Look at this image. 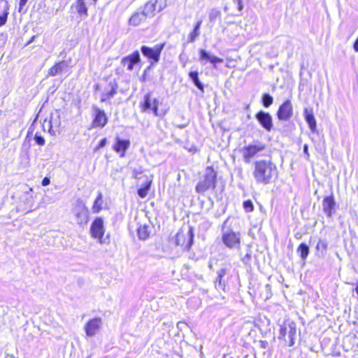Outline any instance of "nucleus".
I'll return each instance as SVG.
<instances>
[{
	"mask_svg": "<svg viewBox=\"0 0 358 358\" xmlns=\"http://www.w3.org/2000/svg\"><path fill=\"white\" fill-rule=\"evenodd\" d=\"M252 175L257 184L268 185L278 178V168L271 159L256 160Z\"/></svg>",
	"mask_w": 358,
	"mask_h": 358,
	"instance_id": "nucleus-1",
	"label": "nucleus"
},
{
	"mask_svg": "<svg viewBox=\"0 0 358 358\" xmlns=\"http://www.w3.org/2000/svg\"><path fill=\"white\" fill-rule=\"evenodd\" d=\"M229 218H227L222 225V241L228 248L238 249L241 245V234L234 231L229 227Z\"/></svg>",
	"mask_w": 358,
	"mask_h": 358,
	"instance_id": "nucleus-2",
	"label": "nucleus"
},
{
	"mask_svg": "<svg viewBox=\"0 0 358 358\" xmlns=\"http://www.w3.org/2000/svg\"><path fill=\"white\" fill-rule=\"evenodd\" d=\"M296 336V324L294 322L289 320L285 321L280 326L278 338L279 340H283L287 346L292 347L295 344Z\"/></svg>",
	"mask_w": 358,
	"mask_h": 358,
	"instance_id": "nucleus-3",
	"label": "nucleus"
},
{
	"mask_svg": "<svg viewBox=\"0 0 358 358\" xmlns=\"http://www.w3.org/2000/svg\"><path fill=\"white\" fill-rule=\"evenodd\" d=\"M217 182V172L210 166L206 168L205 174L197 183L195 189L199 194H203L209 189H214Z\"/></svg>",
	"mask_w": 358,
	"mask_h": 358,
	"instance_id": "nucleus-4",
	"label": "nucleus"
},
{
	"mask_svg": "<svg viewBox=\"0 0 358 358\" xmlns=\"http://www.w3.org/2000/svg\"><path fill=\"white\" fill-rule=\"evenodd\" d=\"M165 43L156 44L154 47L150 48L146 45H142L141 51L144 57L148 58L151 65L159 62L162 51L164 48Z\"/></svg>",
	"mask_w": 358,
	"mask_h": 358,
	"instance_id": "nucleus-5",
	"label": "nucleus"
},
{
	"mask_svg": "<svg viewBox=\"0 0 358 358\" xmlns=\"http://www.w3.org/2000/svg\"><path fill=\"white\" fill-rule=\"evenodd\" d=\"M194 237V228L189 226L187 233H184L183 231L177 233L176 243L178 245H181L185 250H189L193 244Z\"/></svg>",
	"mask_w": 358,
	"mask_h": 358,
	"instance_id": "nucleus-6",
	"label": "nucleus"
},
{
	"mask_svg": "<svg viewBox=\"0 0 358 358\" xmlns=\"http://www.w3.org/2000/svg\"><path fill=\"white\" fill-rule=\"evenodd\" d=\"M166 6V3L163 0H150L144 6L143 12L147 17H153L156 12H160Z\"/></svg>",
	"mask_w": 358,
	"mask_h": 358,
	"instance_id": "nucleus-7",
	"label": "nucleus"
},
{
	"mask_svg": "<svg viewBox=\"0 0 358 358\" xmlns=\"http://www.w3.org/2000/svg\"><path fill=\"white\" fill-rule=\"evenodd\" d=\"M141 111L150 113L152 111L155 116H158L159 100L155 98L151 99V93L148 92L144 95L143 100L141 103Z\"/></svg>",
	"mask_w": 358,
	"mask_h": 358,
	"instance_id": "nucleus-8",
	"label": "nucleus"
},
{
	"mask_svg": "<svg viewBox=\"0 0 358 358\" xmlns=\"http://www.w3.org/2000/svg\"><path fill=\"white\" fill-rule=\"evenodd\" d=\"M265 145L258 142L257 144H250L243 148L242 154L243 161L245 163H250L252 158H253L258 152L263 151L265 149Z\"/></svg>",
	"mask_w": 358,
	"mask_h": 358,
	"instance_id": "nucleus-9",
	"label": "nucleus"
},
{
	"mask_svg": "<svg viewBox=\"0 0 358 358\" xmlns=\"http://www.w3.org/2000/svg\"><path fill=\"white\" fill-rule=\"evenodd\" d=\"M73 213L76 217V222L78 224H86L89 219V211L85 203L79 201L76 205Z\"/></svg>",
	"mask_w": 358,
	"mask_h": 358,
	"instance_id": "nucleus-10",
	"label": "nucleus"
},
{
	"mask_svg": "<svg viewBox=\"0 0 358 358\" xmlns=\"http://www.w3.org/2000/svg\"><path fill=\"white\" fill-rule=\"evenodd\" d=\"M229 273L230 268L227 266L222 267L217 271V277L214 282L215 287L217 290H225L227 279L230 275Z\"/></svg>",
	"mask_w": 358,
	"mask_h": 358,
	"instance_id": "nucleus-11",
	"label": "nucleus"
},
{
	"mask_svg": "<svg viewBox=\"0 0 358 358\" xmlns=\"http://www.w3.org/2000/svg\"><path fill=\"white\" fill-rule=\"evenodd\" d=\"M276 115L280 121H287L292 117L293 107L289 99H287L279 106Z\"/></svg>",
	"mask_w": 358,
	"mask_h": 358,
	"instance_id": "nucleus-12",
	"label": "nucleus"
},
{
	"mask_svg": "<svg viewBox=\"0 0 358 358\" xmlns=\"http://www.w3.org/2000/svg\"><path fill=\"white\" fill-rule=\"evenodd\" d=\"M90 233L93 238H99L101 243H106L102 241L104 234L103 220L101 217H98L94 219L90 227Z\"/></svg>",
	"mask_w": 358,
	"mask_h": 358,
	"instance_id": "nucleus-13",
	"label": "nucleus"
},
{
	"mask_svg": "<svg viewBox=\"0 0 358 358\" xmlns=\"http://www.w3.org/2000/svg\"><path fill=\"white\" fill-rule=\"evenodd\" d=\"M255 118L266 131L272 130L273 127V118L269 113L259 110L255 114Z\"/></svg>",
	"mask_w": 358,
	"mask_h": 358,
	"instance_id": "nucleus-14",
	"label": "nucleus"
},
{
	"mask_svg": "<svg viewBox=\"0 0 358 358\" xmlns=\"http://www.w3.org/2000/svg\"><path fill=\"white\" fill-rule=\"evenodd\" d=\"M102 326V320L100 317H94L90 320L85 325V334L89 337L95 336Z\"/></svg>",
	"mask_w": 358,
	"mask_h": 358,
	"instance_id": "nucleus-15",
	"label": "nucleus"
},
{
	"mask_svg": "<svg viewBox=\"0 0 358 358\" xmlns=\"http://www.w3.org/2000/svg\"><path fill=\"white\" fill-rule=\"evenodd\" d=\"M94 113L92 121V127L103 128L108 123V117L103 110L96 106L93 107Z\"/></svg>",
	"mask_w": 358,
	"mask_h": 358,
	"instance_id": "nucleus-16",
	"label": "nucleus"
},
{
	"mask_svg": "<svg viewBox=\"0 0 358 358\" xmlns=\"http://www.w3.org/2000/svg\"><path fill=\"white\" fill-rule=\"evenodd\" d=\"M199 61L202 65H206L208 62L211 63L215 68L217 64L223 62V59L215 56L210 55L207 50L204 49L199 50Z\"/></svg>",
	"mask_w": 358,
	"mask_h": 358,
	"instance_id": "nucleus-17",
	"label": "nucleus"
},
{
	"mask_svg": "<svg viewBox=\"0 0 358 358\" xmlns=\"http://www.w3.org/2000/svg\"><path fill=\"white\" fill-rule=\"evenodd\" d=\"M336 203L334 196H325L322 201V210L328 217H331L336 212Z\"/></svg>",
	"mask_w": 358,
	"mask_h": 358,
	"instance_id": "nucleus-18",
	"label": "nucleus"
},
{
	"mask_svg": "<svg viewBox=\"0 0 358 358\" xmlns=\"http://www.w3.org/2000/svg\"><path fill=\"white\" fill-rule=\"evenodd\" d=\"M140 62V53L138 50L122 59V64L127 67L128 71H132L134 64Z\"/></svg>",
	"mask_w": 358,
	"mask_h": 358,
	"instance_id": "nucleus-19",
	"label": "nucleus"
},
{
	"mask_svg": "<svg viewBox=\"0 0 358 358\" xmlns=\"http://www.w3.org/2000/svg\"><path fill=\"white\" fill-rule=\"evenodd\" d=\"M130 141L128 139H122L120 137H116L115 143L113 146V150L120 153V156L121 157H124L125 156V152L127 150L130 146Z\"/></svg>",
	"mask_w": 358,
	"mask_h": 358,
	"instance_id": "nucleus-20",
	"label": "nucleus"
},
{
	"mask_svg": "<svg viewBox=\"0 0 358 358\" xmlns=\"http://www.w3.org/2000/svg\"><path fill=\"white\" fill-rule=\"evenodd\" d=\"M110 90L106 89L101 94V101L105 102L106 100L113 98L117 92L118 85L115 80L110 81L108 84Z\"/></svg>",
	"mask_w": 358,
	"mask_h": 358,
	"instance_id": "nucleus-21",
	"label": "nucleus"
},
{
	"mask_svg": "<svg viewBox=\"0 0 358 358\" xmlns=\"http://www.w3.org/2000/svg\"><path fill=\"white\" fill-rule=\"evenodd\" d=\"M304 117L306 122L308 124V127L310 131L313 133H315L317 131V122L315 118L312 109L305 108L304 109Z\"/></svg>",
	"mask_w": 358,
	"mask_h": 358,
	"instance_id": "nucleus-22",
	"label": "nucleus"
},
{
	"mask_svg": "<svg viewBox=\"0 0 358 358\" xmlns=\"http://www.w3.org/2000/svg\"><path fill=\"white\" fill-rule=\"evenodd\" d=\"M9 5L7 1H0V27L3 26L8 19Z\"/></svg>",
	"mask_w": 358,
	"mask_h": 358,
	"instance_id": "nucleus-23",
	"label": "nucleus"
},
{
	"mask_svg": "<svg viewBox=\"0 0 358 358\" xmlns=\"http://www.w3.org/2000/svg\"><path fill=\"white\" fill-rule=\"evenodd\" d=\"M67 66L68 64L66 61L57 62L48 70V75L50 76H55L62 73V71Z\"/></svg>",
	"mask_w": 358,
	"mask_h": 358,
	"instance_id": "nucleus-24",
	"label": "nucleus"
},
{
	"mask_svg": "<svg viewBox=\"0 0 358 358\" xmlns=\"http://www.w3.org/2000/svg\"><path fill=\"white\" fill-rule=\"evenodd\" d=\"M296 252L299 255L303 263L305 264L306 259L310 253V248L306 243H301L298 246Z\"/></svg>",
	"mask_w": 358,
	"mask_h": 358,
	"instance_id": "nucleus-25",
	"label": "nucleus"
},
{
	"mask_svg": "<svg viewBox=\"0 0 358 358\" xmlns=\"http://www.w3.org/2000/svg\"><path fill=\"white\" fill-rule=\"evenodd\" d=\"M146 18L147 17L143 11L137 12L131 15L129 22L130 25L138 26L141 22L145 21Z\"/></svg>",
	"mask_w": 358,
	"mask_h": 358,
	"instance_id": "nucleus-26",
	"label": "nucleus"
},
{
	"mask_svg": "<svg viewBox=\"0 0 358 358\" xmlns=\"http://www.w3.org/2000/svg\"><path fill=\"white\" fill-rule=\"evenodd\" d=\"M189 78L192 81L194 85L202 92H204V85L200 81L199 78V73L196 71H190L188 74Z\"/></svg>",
	"mask_w": 358,
	"mask_h": 358,
	"instance_id": "nucleus-27",
	"label": "nucleus"
},
{
	"mask_svg": "<svg viewBox=\"0 0 358 358\" xmlns=\"http://www.w3.org/2000/svg\"><path fill=\"white\" fill-rule=\"evenodd\" d=\"M202 24V20H198L194 27L193 31L189 34L187 42L193 43L196 38L200 35V27Z\"/></svg>",
	"mask_w": 358,
	"mask_h": 358,
	"instance_id": "nucleus-28",
	"label": "nucleus"
},
{
	"mask_svg": "<svg viewBox=\"0 0 358 358\" xmlns=\"http://www.w3.org/2000/svg\"><path fill=\"white\" fill-rule=\"evenodd\" d=\"M147 224L140 225L137 229V234L140 240H146L150 236V231Z\"/></svg>",
	"mask_w": 358,
	"mask_h": 358,
	"instance_id": "nucleus-29",
	"label": "nucleus"
},
{
	"mask_svg": "<svg viewBox=\"0 0 358 358\" xmlns=\"http://www.w3.org/2000/svg\"><path fill=\"white\" fill-rule=\"evenodd\" d=\"M328 243L326 240L320 239L316 245V250L319 252V257H324L327 253Z\"/></svg>",
	"mask_w": 358,
	"mask_h": 358,
	"instance_id": "nucleus-30",
	"label": "nucleus"
},
{
	"mask_svg": "<svg viewBox=\"0 0 358 358\" xmlns=\"http://www.w3.org/2000/svg\"><path fill=\"white\" fill-rule=\"evenodd\" d=\"M103 204V195L101 192H99L98 195L93 203L92 211L94 213H98L102 209Z\"/></svg>",
	"mask_w": 358,
	"mask_h": 358,
	"instance_id": "nucleus-31",
	"label": "nucleus"
},
{
	"mask_svg": "<svg viewBox=\"0 0 358 358\" xmlns=\"http://www.w3.org/2000/svg\"><path fill=\"white\" fill-rule=\"evenodd\" d=\"M151 182V180H148L143 186L138 189L137 193L141 198H145L148 195V191L150 189Z\"/></svg>",
	"mask_w": 358,
	"mask_h": 358,
	"instance_id": "nucleus-32",
	"label": "nucleus"
},
{
	"mask_svg": "<svg viewBox=\"0 0 358 358\" xmlns=\"http://www.w3.org/2000/svg\"><path fill=\"white\" fill-rule=\"evenodd\" d=\"M261 102L264 107L268 108L273 103V97L268 93H264L262 96Z\"/></svg>",
	"mask_w": 358,
	"mask_h": 358,
	"instance_id": "nucleus-33",
	"label": "nucleus"
},
{
	"mask_svg": "<svg viewBox=\"0 0 358 358\" xmlns=\"http://www.w3.org/2000/svg\"><path fill=\"white\" fill-rule=\"evenodd\" d=\"M76 10L80 15H87V8L86 7L85 2L77 3Z\"/></svg>",
	"mask_w": 358,
	"mask_h": 358,
	"instance_id": "nucleus-34",
	"label": "nucleus"
},
{
	"mask_svg": "<svg viewBox=\"0 0 358 358\" xmlns=\"http://www.w3.org/2000/svg\"><path fill=\"white\" fill-rule=\"evenodd\" d=\"M243 208L245 212L250 213L254 210V205L252 201L250 199H248L243 201Z\"/></svg>",
	"mask_w": 358,
	"mask_h": 358,
	"instance_id": "nucleus-35",
	"label": "nucleus"
},
{
	"mask_svg": "<svg viewBox=\"0 0 358 358\" xmlns=\"http://www.w3.org/2000/svg\"><path fill=\"white\" fill-rule=\"evenodd\" d=\"M34 140L36 143V144L43 146L45 143V138L38 132H36L34 135Z\"/></svg>",
	"mask_w": 358,
	"mask_h": 358,
	"instance_id": "nucleus-36",
	"label": "nucleus"
},
{
	"mask_svg": "<svg viewBox=\"0 0 358 358\" xmlns=\"http://www.w3.org/2000/svg\"><path fill=\"white\" fill-rule=\"evenodd\" d=\"M220 16V11L217 9H211L209 13V20L210 22H215Z\"/></svg>",
	"mask_w": 358,
	"mask_h": 358,
	"instance_id": "nucleus-37",
	"label": "nucleus"
},
{
	"mask_svg": "<svg viewBox=\"0 0 358 358\" xmlns=\"http://www.w3.org/2000/svg\"><path fill=\"white\" fill-rule=\"evenodd\" d=\"M179 60H180V62L182 64L183 67H185L187 65V61H188V57L184 53V52L180 53V55H179Z\"/></svg>",
	"mask_w": 358,
	"mask_h": 358,
	"instance_id": "nucleus-38",
	"label": "nucleus"
},
{
	"mask_svg": "<svg viewBox=\"0 0 358 358\" xmlns=\"http://www.w3.org/2000/svg\"><path fill=\"white\" fill-rule=\"evenodd\" d=\"M48 131L51 135H55V131L52 129V118L48 122Z\"/></svg>",
	"mask_w": 358,
	"mask_h": 358,
	"instance_id": "nucleus-39",
	"label": "nucleus"
},
{
	"mask_svg": "<svg viewBox=\"0 0 358 358\" xmlns=\"http://www.w3.org/2000/svg\"><path fill=\"white\" fill-rule=\"evenodd\" d=\"M106 143H107V138H102L99 141L97 148L99 149V148H102L105 147Z\"/></svg>",
	"mask_w": 358,
	"mask_h": 358,
	"instance_id": "nucleus-40",
	"label": "nucleus"
},
{
	"mask_svg": "<svg viewBox=\"0 0 358 358\" xmlns=\"http://www.w3.org/2000/svg\"><path fill=\"white\" fill-rule=\"evenodd\" d=\"M151 70V65L148 66L145 70H144V72H143V75L142 76V81L144 82L146 80V76H147V73Z\"/></svg>",
	"mask_w": 358,
	"mask_h": 358,
	"instance_id": "nucleus-41",
	"label": "nucleus"
},
{
	"mask_svg": "<svg viewBox=\"0 0 358 358\" xmlns=\"http://www.w3.org/2000/svg\"><path fill=\"white\" fill-rule=\"evenodd\" d=\"M234 1L237 3L238 11H240V12L242 11V10L243 8L242 0H234Z\"/></svg>",
	"mask_w": 358,
	"mask_h": 358,
	"instance_id": "nucleus-42",
	"label": "nucleus"
},
{
	"mask_svg": "<svg viewBox=\"0 0 358 358\" xmlns=\"http://www.w3.org/2000/svg\"><path fill=\"white\" fill-rule=\"evenodd\" d=\"M251 255L249 253H247L242 259V261L245 264H248V262L250 260Z\"/></svg>",
	"mask_w": 358,
	"mask_h": 358,
	"instance_id": "nucleus-43",
	"label": "nucleus"
},
{
	"mask_svg": "<svg viewBox=\"0 0 358 358\" xmlns=\"http://www.w3.org/2000/svg\"><path fill=\"white\" fill-rule=\"evenodd\" d=\"M50 183V178H48V177H45V178L42 180V181H41V185H42L43 186H47V185H48Z\"/></svg>",
	"mask_w": 358,
	"mask_h": 358,
	"instance_id": "nucleus-44",
	"label": "nucleus"
},
{
	"mask_svg": "<svg viewBox=\"0 0 358 358\" xmlns=\"http://www.w3.org/2000/svg\"><path fill=\"white\" fill-rule=\"evenodd\" d=\"M142 173V171H138L136 169L133 171V177L136 179H139V175Z\"/></svg>",
	"mask_w": 358,
	"mask_h": 358,
	"instance_id": "nucleus-45",
	"label": "nucleus"
},
{
	"mask_svg": "<svg viewBox=\"0 0 358 358\" xmlns=\"http://www.w3.org/2000/svg\"><path fill=\"white\" fill-rule=\"evenodd\" d=\"M27 1H28V0H20V3H19V6H20L19 11L20 12L22 9L23 6L26 5Z\"/></svg>",
	"mask_w": 358,
	"mask_h": 358,
	"instance_id": "nucleus-46",
	"label": "nucleus"
},
{
	"mask_svg": "<svg viewBox=\"0 0 358 358\" xmlns=\"http://www.w3.org/2000/svg\"><path fill=\"white\" fill-rule=\"evenodd\" d=\"M303 152L307 155V157H309L308 153V145L307 144H305L303 147Z\"/></svg>",
	"mask_w": 358,
	"mask_h": 358,
	"instance_id": "nucleus-47",
	"label": "nucleus"
},
{
	"mask_svg": "<svg viewBox=\"0 0 358 358\" xmlns=\"http://www.w3.org/2000/svg\"><path fill=\"white\" fill-rule=\"evenodd\" d=\"M353 48L355 52H358V37L357 38L353 44Z\"/></svg>",
	"mask_w": 358,
	"mask_h": 358,
	"instance_id": "nucleus-48",
	"label": "nucleus"
},
{
	"mask_svg": "<svg viewBox=\"0 0 358 358\" xmlns=\"http://www.w3.org/2000/svg\"><path fill=\"white\" fill-rule=\"evenodd\" d=\"M77 3L85 2L84 0H76Z\"/></svg>",
	"mask_w": 358,
	"mask_h": 358,
	"instance_id": "nucleus-49",
	"label": "nucleus"
},
{
	"mask_svg": "<svg viewBox=\"0 0 358 358\" xmlns=\"http://www.w3.org/2000/svg\"><path fill=\"white\" fill-rule=\"evenodd\" d=\"M245 109L246 110H249L250 109V105L249 104L245 106Z\"/></svg>",
	"mask_w": 358,
	"mask_h": 358,
	"instance_id": "nucleus-50",
	"label": "nucleus"
},
{
	"mask_svg": "<svg viewBox=\"0 0 358 358\" xmlns=\"http://www.w3.org/2000/svg\"><path fill=\"white\" fill-rule=\"evenodd\" d=\"M180 128H184L185 127V125H180L179 126Z\"/></svg>",
	"mask_w": 358,
	"mask_h": 358,
	"instance_id": "nucleus-51",
	"label": "nucleus"
},
{
	"mask_svg": "<svg viewBox=\"0 0 358 358\" xmlns=\"http://www.w3.org/2000/svg\"><path fill=\"white\" fill-rule=\"evenodd\" d=\"M94 3H96L97 1V0H93Z\"/></svg>",
	"mask_w": 358,
	"mask_h": 358,
	"instance_id": "nucleus-52",
	"label": "nucleus"
},
{
	"mask_svg": "<svg viewBox=\"0 0 358 358\" xmlns=\"http://www.w3.org/2000/svg\"><path fill=\"white\" fill-rule=\"evenodd\" d=\"M231 358H233V357H231Z\"/></svg>",
	"mask_w": 358,
	"mask_h": 358,
	"instance_id": "nucleus-53",
	"label": "nucleus"
}]
</instances>
